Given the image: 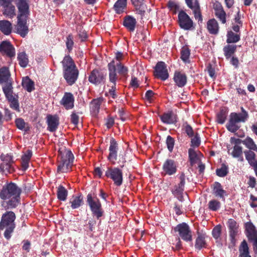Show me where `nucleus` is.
I'll return each instance as SVG.
<instances>
[{
    "label": "nucleus",
    "instance_id": "obj_1",
    "mask_svg": "<svg viewBox=\"0 0 257 257\" xmlns=\"http://www.w3.org/2000/svg\"><path fill=\"white\" fill-rule=\"evenodd\" d=\"M22 190L15 183L11 182L5 184L0 191V198L7 200L9 208H15L20 203V195Z\"/></svg>",
    "mask_w": 257,
    "mask_h": 257
},
{
    "label": "nucleus",
    "instance_id": "obj_2",
    "mask_svg": "<svg viewBox=\"0 0 257 257\" xmlns=\"http://www.w3.org/2000/svg\"><path fill=\"white\" fill-rule=\"evenodd\" d=\"M241 112H231L229 115L228 121L226 124L227 130L239 138H242L244 136V133L240 134L236 132L241 127L240 122H245L248 118V114L243 107H241Z\"/></svg>",
    "mask_w": 257,
    "mask_h": 257
},
{
    "label": "nucleus",
    "instance_id": "obj_3",
    "mask_svg": "<svg viewBox=\"0 0 257 257\" xmlns=\"http://www.w3.org/2000/svg\"><path fill=\"white\" fill-rule=\"evenodd\" d=\"M74 160V156L70 150L65 147L60 149L57 157V172L67 173L70 171Z\"/></svg>",
    "mask_w": 257,
    "mask_h": 257
},
{
    "label": "nucleus",
    "instance_id": "obj_4",
    "mask_svg": "<svg viewBox=\"0 0 257 257\" xmlns=\"http://www.w3.org/2000/svg\"><path fill=\"white\" fill-rule=\"evenodd\" d=\"M16 218L15 213L12 211H7L2 216L0 221V229H5L4 236L7 240L11 239L16 227L15 222Z\"/></svg>",
    "mask_w": 257,
    "mask_h": 257
},
{
    "label": "nucleus",
    "instance_id": "obj_5",
    "mask_svg": "<svg viewBox=\"0 0 257 257\" xmlns=\"http://www.w3.org/2000/svg\"><path fill=\"white\" fill-rule=\"evenodd\" d=\"M118 149V144L117 142L114 138H111L107 160L112 165L117 164L120 168H123L126 162L125 156L121 154H119V155L117 156Z\"/></svg>",
    "mask_w": 257,
    "mask_h": 257
},
{
    "label": "nucleus",
    "instance_id": "obj_6",
    "mask_svg": "<svg viewBox=\"0 0 257 257\" xmlns=\"http://www.w3.org/2000/svg\"><path fill=\"white\" fill-rule=\"evenodd\" d=\"M86 202L90 207L92 214L99 219L103 215L104 211L102 208L101 203L96 196H93L90 193L87 195Z\"/></svg>",
    "mask_w": 257,
    "mask_h": 257
},
{
    "label": "nucleus",
    "instance_id": "obj_7",
    "mask_svg": "<svg viewBox=\"0 0 257 257\" xmlns=\"http://www.w3.org/2000/svg\"><path fill=\"white\" fill-rule=\"evenodd\" d=\"M105 176L111 179L115 186L119 187L123 183V172L118 167H108L105 172Z\"/></svg>",
    "mask_w": 257,
    "mask_h": 257
},
{
    "label": "nucleus",
    "instance_id": "obj_8",
    "mask_svg": "<svg viewBox=\"0 0 257 257\" xmlns=\"http://www.w3.org/2000/svg\"><path fill=\"white\" fill-rule=\"evenodd\" d=\"M3 91L6 98L10 102V106L11 108L18 112L20 111L18 96L17 95H13V87L12 83H8L3 86Z\"/></svg>",
    "mask_w": 257,
    "mask_h": 257
},
{
    "label": "nucleus",
    "instance_id": "obj_9",
    "mask_svg": "<svg viewBox=\"0 0 257 257\" xmlns=\"http://www.w3.org/2000/svg\"><path fill=\"white\" fill-rule=\"evenodd\" d=\"M245 233L248 241L252 246L253 251L257 253V230L251 222L245 223Z\"/></svg>",
    "mask_w": 257,
    "mask_h": 257
},
{
    "label": "nucleus",
    "instance_id": "obj_10",
    "mask_svg": "<svg viewBox=\"0 0 257 257\" xmlns=\"http://www.w3.org/2000/svg\"><path fill=\"white\" fill-rule=\"evenodd\" d=\"M63 76L69 85L74 84L77 80L79 71L76 65H63Z\"/></svg>",
    "mask_w": 257,
    "mask_h": 257
},
{
    "label": "nucleus",
    "instance_id": "obj_11",
    "mask_svg": "<svg viewBox=\"0 0 257 257\" xmlns=\"http://www.w3.org/2000/svg\"><path fill=\"white\" fill-rule=\"evenodd\" d=\"M185 178V174L182 172L179 177V183L175 185L171 189L172 193L181 202L184 201L183 193L184 191Z\"/></svg>",
    "mask_w": 257,
    "mask_h": 257
},
{
    "label": "nucleus",
    "instance_id": "obj_12",
    "mask_svg": "<svg viewBox=\"0 0 257 257\" xmlns=\"http://www.w3.org/2000/svg\"><path fill=\"white\" fill-rule=\"evenodd\" d=\"M175 232L179 233V236L185 241L192 240L191 230L189 226L185 222L178 224L174 229Z\"/></svg>",
    "mask_w": 257,
    "mask_h": 257
},
{
    "label": "nucleus",
    "instance_id": "obj_13",
    "mask_svg": "<svg viewBox=\"0 0 257 257\" xmlns=\"http://www.w3.org/2000/svg\"><path fill=\"white\" fill-rule=\"evenodd\" d=\"M179 26L185 30H190L193 26V22L188 15L184 11L181 10L178 15Z\"/></svg>",
    "mask_w": 257,
    "mask_h": 257
},
{
    "label": "nucleus",
    "instance_id": "obj_14",
    "mask_svg": "<svg viewBox=\"0 0 257 257\" xmlns=\"http://www.w3.org/2000/svg\"><path fill=\"white\" fill-rule=\"evenodd\" d=\"M131 3L135 8L136 14L140 17L141 19H143L145 15L149 13L150 9H148L145 0H131Z\"/></svg>",
    "mask_w": 257,
    "mask_h": 257
},
{
    "label": "nucleus",
    "instance_id": "obj_15",
    "mask_svg": "<svg viewBox=\"0 0 257 257\" xmlns=\"http://www.w3.org/2000/svg\"><path fill=\"white\" fill-rule=\"evenodd\" d=\"M177 171V163L171 159H167L162 166V174L164 176H172Z\"/></svg>",
    "mask_w": 257,
    "mask_h": 257
},
{
    "label": "nucleus",
    "instance_id": "obj_16",
    "mask_svg": "<svg viewBox=\"0 0 257 257\" xmlns=\"http://www.w3.org/2000/svg\"><path fill=\"white\" fill-rule=\"evenodd\" d=\"M105 76V71L101 69H95L91 72L88 77V81L92 84L98 85L104 82Z\"/></svg>",
    "mask_w": 257,
    "mask_h": 257
},
{
    "label": "nucleus",
    "instance_id": "obj_17",
    "mask_svg": "<svg viewBox=\"0 0 257 257\" xmlns=\"http://www.w3.org/2000/svg\"><path fill=\"white\" fill-rule=\"evenodd\" d=\"M185 1L188 7L193 11V13L195 19L198 20V22L202 23L203 21V18L201 15L199 1L194 0V2H193V0Z\"/></svg>",
    "mask_w": 257,
    "mask_h": 257
},
{
    "label": "nucleus",
    "instance_id": "obj_18",
    "mask_svg": "<svg viewBox=\"0 0 257 257\" xmlns=\"http://www.w3.org/2000/svg\"><path fill=\"white\" fill-rule=\"evenodd\" d=\"M227 225L229 229V235L231 243L234 245L236 242L235 237L238 232L239 225L233 219L228 220Z\"/></svg>",
    "mask_w": 257,
    "mask_h": 257
},
{
    "label": "nucleus",
    "instance_id": "obj_19",
    "mask_svg": "<svg viewBox=\"0 0 257 257\" xmlns=\"http://www.w3.org/2000/svg\"><path fill=\"white\" fill-rule=\"evenodd\" d=\"M0 53L3 55L12 58L15 56V49L9 41H4L0 43Z\"/></svg>",
    "mask_w": 257,
    "mask_h": 257
},
{
    "label": "nucleus",
    "instance_id": "obj_20",
    "mask_svg": "<svg viewBox=\"0 0 257 257\" xmlns=\"http://www.w3.org/2000/svg\"><path fill=\"white\" fill-rule=\"evenodd\" d=\"M175 85L179 88L184 87L187 83V76L185 72L179 70H175L173 78Z\"/></svg>",
    "mask_w": 257,
    "mask_h": 257
},
{
    "label": "nucleus",
    "instance_id": "obj_21",
    "mask_svg": "<svg viewBox=\"0 0 257 257\" xmlns=\"http://www.w3.org/2000/svg\"><path fill=\"white\" fill-rule=\"evenodd\" d=\"M154 69V75L156 78L162 81L168 79L169 74L166 65H155Z\"/></svg>",
    "mask_w": 257,
    "mask_h": 257
},
{
    "label": "nucleus",
    "instance_id": "obj_22",
    "mask_svg": "<svg viewBox=\"0 0 257 257\" xmlns=\"http://www.w3.org/2000/svg\"><path fill=\"white\" fill-rule=\"evenodd\" d=\"M18 24L16 26L17 33L21 35L23 38L28 34L29 29L26 25V18L21 17V16H18Z\"/></svg>",
    "mask_w": 257,
    "mask_h": 257
},
{
    "label": "nucleus",
    "instance_id": "obj_23",
    "mask_svg": "<svg viewBox=\"0 0 257 257\" xmlns=\"http://www.w3.org/2000/svg\"><path fill=\"white\" fill-rule=\"evenodd\" d=\"M60 103L67 110L73 108L74 103L73 95L70 92H65Z\"/></svg>",
    "mask_w": 257,
    "mask_h": 257
},
{
    "label": "nucleus",
    "instance_id": "obj_24",
    "mask_svg": "<svg viewBox=\"0 0 257 257\" xmlns=\"http://www.w3.org/2000/svg\"><path fill=\"white\" fill-rule=\"evenodd\" d=\"M3 162L0 165V169L3 171H8L11 173L14 171L12 165L14 163L13 157L7 155L2 159Z\"/></svg>",
    "mask_w": 257,
    "mask_h": 257
},
{
    "label": "nucleus",
    "instance_id": "obj_25",
    "mask_svg": "<svg viewBox=\"0 0 257 257\" xmlns=\"http://www.w3.org/2000/svg\"><path fill=\"white\" fill-rule=\"evenodd\" d=\"M47 130L54 132L57 129L59 124V118L57 115L49 114L47 116Z\"/></svg>",
    "mask_w": 257,
    "mask_h": 257
},
{
    "label": "nucleus",
    "instance_id": "obj_26",
    "mask_svg": "<svg viewBox=\"0 0 257 257\" xmlns=\"http://www.w3.org/2000/svg\"><path fill=\"white\" fill-rule=\"evenodd\" d=\"M137 24L136 19L132 16L126 15L123 18V25L130 31L134 32Z\"/></svg>",
    "mask_w": 257,
    "mask_h": 257
},
{
    "label": "nucleus",
    "instance_id": "obj_27",
    "mask_svg": "<svg viewBox=\"0 0 257 257\" xmlns=\"http://www.w3.org/2000/svg\"><path fill=\"white\" fill-rule=\"evenodd\" d=\"M160 118L161 121L165 124H171L177 122L176 116L172 111L164 113L162 115H160Z\"/></svg>",
    "mask_w": 257,
    "mask_h": 257
},
{
    "label": "nucleus",
    "instance_id": "obj_28",
    "mask_svg": "<svg viewBox=\"0 0 257 257\" xmlns=\"http://www.w3.org/2000/svg\"><path fill=\"white\" fill-rule=\"evenodd\" d=\"M212 188L213 194L216 197H219L225 200L224 195L226 191L223 189L221 184L218 182H215L211 186Z\"/></svg>",
    "mask_w": 257,
    "mask_h": 257
},
{
    "label": "nucleus",
    "instance_id": "obj_29",
    "mask_svg": "<svg viewBox=\"0 0 257 257\" xmlns=\"http://www.w3.org/2000/svg\"><path fill=\"white\" fill-rule=\"evenodd\" d=\"M207 29L212 35H217L219 32V27L217 21L214 19H211L207 22Z\"/></svg>",
    "mask_w": 257,
    "mask_h": 257
},
{
    "label": "nucleus",
    "instance_id": "obj_30",
    "mask_svg": "<svg viewBox=\"0 0 257 257\" xmlns=\"http://www.w3.org/2000/svg\"><path fill=\"white\" fill-rule=\"evenodd\" d=\"M207 235L205 233H202L197 232V237L195 240V247L196 249L200 250L202 248H205L207 246V243L205 238Z\"/></svg>",
    "mask_w": 257,
    "mask_h": 257
},
{
    "label": "nucleus",
    "instance_id": "obj_31",
    "mask_svg": "<svg viewBox=\"0 0 257 257\" xmlns=\"http://www.w3.org/2000/svg\"><path fill=\"white\" fill-rule=\"evenodd\" d=\"M127 58V54L119 51L114 53V57L108 64H123Z\"/></svg>",
    "mask_w": 257,
    "mask_h": 257
},
{
    "label": "nucleus",
    "instance_id": "obj_32",
    "mask_svg": "<svg viewBox=\"0 0 257 257\" xmlns=\"http://www.w3.org/2000/svg\"><path fill=\"white\" fill-rule=\"evenodd\" d=\"M17 7L20 13L18 16L26 18V15L29 13V5L26 0H19L17 4Z\"/></svg>",
    "mask_w": 257,
    "mask_h": 257
},
{
    "label": "nucleus",
    "instance_id": "obj_33",
    "mask_svg": "<svg viewBox=\"0 0 257 257\" xmlns=\"http://www.w3.org/2000/svg\"><path fill=\"white\" fill-rule=\"evenodd\" d=\"M69 203L72 209H77L83 203V198L81 194L78 196L73 195L69 200Z\"/></svg>",
    "mask_w": 257,
    "mask_h": 257
},
{
    "label": "nucleus",
    "instance_id": "obj_34",
    "mask_svg": "<svg viewBox=\"0 0 257 257\" xmlns=\"http://www.w3.org/2000/svg\"><path fill=\"white\" fill-rule=\"evenodd\" d=\"M254 152L253 150H245L244 151L246 160L249 165L252 168L257 166L256 154Z\"/></svg>",
    "mask_w": 257,
    "mask_h": 257
},
{
    "label": "nucleus",
    "instance_id": "obj_35",
    "mask_svg": "<svg viewBox=\"0 0 257 257\" xmlns=\"http://www.w3.org/2000/svg\"><path fill=\"white\" fill-rule=\"evenodd\" d=\"M127 8V0H117L113 5V9L117 14L125 12Z\"/></svg>",
    "mask_w": 257,
    "mask_h": 257
},
{
    "label": "nucleus",
    "instance_id": "obj_36",
    "mask_svg": "<svg viewBox=\"0 0 257 257\" xmlns=\"http://www.w3.org/2000/svg\"><path fill=\"white\" fill-rule=\"evenodd\" d=\"M103 100L102 97L93 99L90 102V111L93 115H96L99 112L100 105Z\"/></svg>",
    "mask_w": 257,
    "mask_h": 257
},
{
    "label": "nucleus",
    "instance_id": "obj_37",
    "mask_svg": "<svg viewBox=\"0 0 257 257\" xmlns=\"http://www.w3.org/2000/svg\"><path fill=\"white\" fill-rule=\"evenodd\" d=\"M12 23L9 21H0V30L5 35H10L12 32Z\"/></svg>",
    "mask_w": 257,
    "mask_h": 257
},
{
    "label": "nucleus",
    "instance_id": "obj_38",
    "mask_svg": "<svg viewBox=\"0 0 257 257\" xmlns=\"http://www.w3.org/2000/svg\"><path fill=\"white\" fill-rule=\"evenodd\" d=\"M10 76L11 74L8 67L5 66L0 69V83L4 82H6V84L12 83L9 82Z\"/></svg>",
    "mask_w": 257,
    "mask_h": 257
},
{
    "label": "nucleus",
    "instance_id": "obj_39",
    "mask_svg": "<svg viewBox=\"0 0 257 257\" xmlns=\"http://www.w3.org/2000/svg\"><path fill=\"white\" fill-rule=\"evenodd\" d=\"M22 85L29 92H31L35 89L34 82L28 76L23 78Z\"/></svg>",
    "mask_w": 257,
    "mask_h": 257
},
{
    "label": "nucleus",
    "instance_id": "obj_40",
    "mask_svg": "<svg viewBox=\"0 0 257 257\" xmlns=\"http://www.w3.org/2000/svg\"><path fill=\"white\" fill-rule=\"evenodd\" d=\"M239 257H251L249 254V247L246 240H243L239 247Z\"/></svg>",
    "mask_w": 257,
    "mask_h": 257
},
{
    "label": "nucleus",
    "instance_id": "obj_41",
    "mask_svg": "<svg viewBox=\"0 0 257 257\" xmlns=\"http://www.w3.org/2000/svg\"><path fill=\"white\" fill-rule=\"evenodd\" d=\"M242 148L239 145L234 146L230 155L234 158H237L238 161H243Z\"/></svg>",
    "mask_w": 257,
    "mask_h": 257
},
{
    "label": "nucleus",
    "instance_id": "obj_42",
    "mask_svg": "<svg viewBox=\"0 0 257 257\" xmlns=\"http://www.w3.org/2000/svg\"><path fill=\"white\" fill-rule=\"evenodd\" d=\"M115 66V65H108L109 80L113 84L116 85V81L117 80L118 76L117 75V71Z\"/></svg>",
    "mask_w": 257,
    "mask_h": 257
},
{
    "label": "nucleus",
    "instance_id": "obj_43",
    "mask_svg": "<svg viewBox=\"0 0 257 257\" xmlns=\"http://www.w3.org/2000/svg\"><path fill=\"white\" fill-rule=\"evenodd\" d=\"M242 144L248 149L247 150H253L257 152V145L250 137H247L242 141Z\"/></svg>",
    "mask_w": 257,
    "mask_h": 257
},
{
    "label": "nucleus",
    "instance_id": "obj_44",
    "mask_svg": "<svg viewBox=\"0 0 257 257\" xmlns=\"http://www.w3.org/2000/svg\"><path fill=\"white\" fill-rule=\"evenodd\" d=\"M67 190L62 185H59L57 189V195L59 200L64 201L68 196Z\"/></svg>",
    "mask_w": 257,
    "mask_h": 257
},
{
    "label": "nucleus",
    "instance_id": "obj_45",
    "mask_svg": "<svg viewBox=\"0 0 257 257\" xmlns=\"http://www.w3.org/2000/svg\"><path fill=\"white\" fill-rule=\"evenodd\" d=\"M4 9L3 14L10 18H13L15 15V7L12 4L9 5L7 7H3Z\"/></svg>",
    "mask_w": 257,
    "mask_h": 257
},
{
    "label": "nucleus",
    "instance_id": "obj_46",
    "mask_svg": "<svg viewBox=\"0 0 257 257\" xmlns=\"http://www.w3.org/2000/svg\"><path fill=\"white\" fill-rule=\"evenodd\" d=\"M236 49V45H227L223 48V51L226 59L231 57Z\"/></svg>",
    "mask_w": 257,
    "mask_h": 257
},
{
    "label": "nucleus",
    "instance_id": "obj_47",
    "mask_svg": "<svg viewBox=\"0 0 257 257\" xmlns=\"http://www.w3.org/2000/svg\"><path fill=\"white\" fill-rule=\"evenodd\" d=\"M226 42L228 44L236 43L240 40V35L235 34L233 32L230 31L227 34Z\"/></svg>",
    "mask_w": 257,
    "mask_h": 257
},
{
    "label": "nucleus",
    "instance_id": "obj_48",
    "mask_svg": "<svg viewBox=\"0 0 257 257\" xmlns=\"http://www.w3.org/2000/svg\"><path fill=\"white\" fill-rule=\"evenodd\" d=\"M188 155L190 165L193 166L199 159L197 153L194 149L190 148L188 150Z\"/></svg>",
    "mask_w": 257,
    "mask_h": 257
},
{
    "label": "nucleus",
    "instance_id": "obj_49",
    "mask_svg": "<svg viewBox=\"0 0 257 257\" xmlns=\"http://www.w3.org/2000/svg\"><path fill=\"white\" fill-rule=\"evenodd\" d=\"M217 65H207L205 71H207L209 76L213 80L217 77V74L219 69L216 67Z\"/></svg>",
    "mask_w": 257,
    "mask_h": 257
},
{
    "label": "nucleus",
    "instance_id": "obj_50",
    "mask_svg": "<svg viewBox=\"0 0 257 257\" xmlns=\"http://www.w3.org/2000/svg\"><path fill=\"white\" fill-rule=\"evenodd\" d=\"M228 173V167L225 164H221L220 168L216 170V175L220 177H224Z\"/></svg>",
    "mask_w": 257,
    "mask_h": 257
},
{
    "label": "nucleus",
    "instance_id": "obj_51",
    "mask_svg": "<svg viewBox=\"0 0 257 257\" xmlns=\"http://www.w3.org/2000/svg\"><path fill=\"white\" fill-rule=\"evenodd\" d=\"M208 207L210 210L216 211L220 208L221 203L217 200L212 199L209 201Z\"/></svg>",
    "mask_w": 257,
    "mask_h": 257
},
{
    "label": "nucleus",
    "instance_id": "obj_52",
    "mask_svg": "<svg viewBox=\"0 0 257 257\" xmlns=\"http://www.w3.org/2000/svg\"><path fill=\"white\" fill-rule=\"evenodd\" d=\"M182 130L189 138H192L194 136V132L192 127L187 121L183 123Z\"/></svg>",
    "mask_w": 257,
    "mask_h": 257
},
{
    "label": "nucleus",
    "instance_id": "obj_53",
    "mask_svg": "<svg viewBox=\"0 0 257 257\" xmlns=\"http://www.w3.org/2000/svg\"><path fill=\"white\" fill-rule=\"evenodd\" d=\"M190 55V51L189 48L186 46H183L181 51V58L184 63L188 62Z\"/></svg>",
    "mask_w": 257,
    "mask_h": 257
},
{
    "label": "nucleus",
    "instance_id": "obj_54",
    "mask_svg": "<svg viewBox=\"0 0 257 257\" xmlns=\"http://www.w3.org/2000/svg\"><path fill=\"white\" fill-rule=\"evenodd\" d=\"M227 117V111L221 109L217 114V121L220 124H223L225 121Z\"/></svg>",
    "mask_w": 257,
    "mask_h": 257
},
{
    "label": "nucleus",
    "instance_id": "obj_55",
    "mask_svg": "<svg viewBox=\"0 0 257 257\" xmlns=\"http://www.w3.org/2000/svg\"><path fill=\"white\" fill-rule=\"evenodd\" d=\"M19 64H28L29 59L28 56L25 52L19 53L17 57Z\"/></svg>",
    "mask_w": 257,
    "mask_h": 257
},
{
    "label": "nucleus",
    "instance_id": "obj_56",
    "mask_svg": "<svg viewBox=\"0 0 257 257\" xmlns=\"http://www.w3.org/2000/svg\"><path fill=\"white\" fill-rule=\"evenodd\" d=\"M166 145L170 153L172 152L175 145L174 139L170 136H168L166 139Z\"/></svg>",
    "mask_w": 257,
    "mask_h": 257
},
{
    "label": "nucleus",
    "instance_id": "obj_57",
    "mask_svg": "<svg viewBox=\"0 0 257 257\" xmlns=\"http://www.w3.org/2000/svg\"><path fill=\"white\" fill-rule=\"evenodd\" d=\"M78 30V37L80 39L81 42L85 41L88 38V35L85 30H84L81 26H79L77 28Z\"/></svg>",
    "mask_w": 257,
    "mask_h": 257
},
{
    "label": "nucleus",
    "instance_id": "obj_58",
    "mask_svg": "<svg viewBox=\"0 0 257 257\" xmlns=\"http://www.w3.org/2000/svg\"><path fill=\"white\" fill-rule=\"evenodd\" d=\"M216 17L221 22L222 24H225L226 22V14L224 11L214 13Z\"/></svg>",
    "mask_w": 257,
    "mask_h": 257
},
{
    "label": "nucleus",
    "instance_id": "obj_59",
    "mask_svg": "<svg viewBox=\"0 0 257 257\" xmlns=\"http://www.w3.org/2000/svg\"><path fill=\"white\" fill-rule=\"evenodd\" d=\"M221 233V226L220 225H217L215 226L212 231V234L213 237L216 239L219 238Z\"/></svg>",
    "mask_w": 257,
    "mask_h": 257
},
{
    "label": "nucleus",
    "instance_id": "obj_60",
    "mask_svg": "<svg viewBox=\"0 0 257 257\" xmlns=\"http://www.w3.org/2000/svg\"><path fill=\"white\" fill-rule=\"evenodd\" d=\"M115 68L117 71V73L122 76H125L128 72V69L124 65H115Z\"/></svg>",
    "mask_w": 257,
    "mask_h": 257
},
{
    "label": "nucleus",
    "instance_id": "obj_61",
    "mask_svg": "<svg viewBox=\"0 0 257 257\" xmlns=\"http://www.w3.org/2000/svg\"><path fill=\"white\" fill-rule=\"evenodd\" d=\"M200 139L198 133H196L194 138L191 139V146L193 147H198L200 145Z\"/></svg>",
    "mask_w": 257,
    "mask_h": 257
},
{
    "label": "nucleus",
    "instance_id": "obj_62",
    "mask_svg": "<svg viewBox=\"0 0 257 257\" xmlns=\"http://www.w3.org/2000/svg\"><path fill=\"white\" fill-rule=\"evenodd\" d=\"M66 45L67 49L68 50L69 52H70L73 49V46L74 45L73 38L72 35H69L67 37Z\"/></svg>",
    "mask_w": 257,
    "mask_h": 257
},
{
    "label": "nucleus",
    "instance_id": "obj_63",
    "mask_svg": "<svg viewBox=\"0 0 257 257\" xmlns=\"http://www.w3.org/2000/svg\"><path fill=\"white\" fill-rule=\"evenodd\" d=\"M15 122L16 125L18 129L20 130H23L25 129L26 123L23 118H16Z\"/></svg>",
    "mask_w": 257,
    "mask_h": 257
},
{
    "label": "nucleus",
    "instance_id": "obj_64",
    "mask_svg": "<svg viewBox=\"0 0 257 257\" xmlns=\"http://www.w3.org/2000/svg\"><path fill=\"white\" fill-rule=\"evenodd\" d=\"M168 7L170 10L173 11V14H176L177 11L180 9L179 6L175 2L173 1H169L168 3Z\"/></svg>",
    "mask_w": 257,
    "mask_h": 257
}]
</instances>
